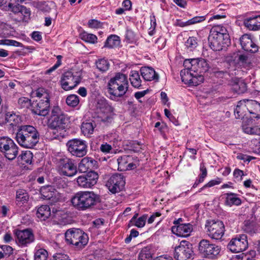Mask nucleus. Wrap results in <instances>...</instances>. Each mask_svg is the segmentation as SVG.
<instances>
[{
	"label": "nucleus",
	"instance_id": "52",
	"mask_svg": "<svg viewBox=\"0 0 260 260\" xmlns=\"http://www.w3.org/2000/svg\"><path fill=\"white\" fill-rule=\"evenodd\" d=\"M15 0H0V4L3 9L9 11L11 7L15 4Z\"/></svg>",
	"mask_w": 260,
	"mask_h": 260
},
{
	"label": "nucleus",
	"instance_id": "18",
	"mask_svg": "<svg viewBox=\"0 0 260 260\" xmlns=\"http://www.w3.org/2000/svg\"><path fill=\"white\" fill-rule=\"evenodd\" d=\"M32 111L40 116H46L50 108V98L48 99H38L31 104Z\"/></svg>",
	"mask_w": 260,
	"mask_h": 260
},
{
	"label": "nucleus",
	"instance_id": "39",
	"mask_svg": "<svg viewBox=\"0 0 260 260\" xmlns=\"http://www.w3.org/2000/svg\"><path fill=\"white\" fill-rule=\"evenodd\" d=\"M95 64L98 70L102 72H106L110 67L109 61L105 58L99 59L96 61Z\"/></svg>",
	"mask_w": 260,
	"mask_h": 260
},
{
	"label": "nucleus",
	"instance_id": "26",
	"mask_svg": "<svg viewBox=\"0 0 260 260\" xmlns=\"http://www.w3.org/2000/svg\"><path fill=\"white\" fill-rule=\"evenodd\" d=\"M140 71L141 74L144 80L146 81H158L159 76L153 68L144 67L141 68Z\"/></svg>",
	"mask_w": 260,
	"mask_h": 260
},
{
	"label": "nucleus",
	"instance_id": "44",
	"mask_svg": "<svg viewBox=\"0 0 260 260\" xmlns=\"http://www.w3.org/2000/svg\"><path fill=\"white\" fill-rule=\"evenodd\" d=\"M20 156L23 163L27 164H30L31 163L33 155L30 151L26 150L23 151Z\"/></svg>",
	"mask_w": 260,
	"mask_h": 260
},
{
	"label": "nucleus",
	"instance_id": "34",
	"mask_svg": "<svg viewBox=\"0 0 260 260\" xmlns=\"http://www.w3.org/2000/svg\"><path fill=\"white\" fill-rule=\"evenodd\" d=\"M52 216L58 221L63 222L68 217V214L64 210L53 207L52 209Z\"/></svg>",
	"mask_w": 260,
	"mask_h": 260
},
{
	"label": "nucleus",
	"instance_id": "38",
	"mask_svg": "<svg viewBox=\"0 0 260 260\" xmlns=\"http://www.w3.org/2000/svg\"><path fill=\"white\" fill-rule=\"evenodd\" d=\"M14 142L13 140L7 137H3L0 138V151L4 153L6 149Z\"/></svg>",
	"mask_w": 260,
	"mask_h": 260
},
{
	"label": "nucleus",
	"instance_id": "4",
	"mask_svg": "<svg viewBox=\"0 0 260 260\" xmlns=\"http://www.w3.org/2000/svg\"><path fill=\"white\" fill-rule=\"evenodd\" d=\"M107 87L111 99L122 96L128 87L127 76L123 74L117 73L109 80Z\"/></svg>",
	"mask_w": 260,
	"mask_h": 260
},
{
	"label": "nucleus",
	"instance_id": "14",
	"mask_svg": "<svg viewBox=\"0 0 260 260\" xmlns=\"http://www.w3.org/2000/svg\"><path fill=\"white\" fill-rule=\"evenodd\" d=\"M118 170L121 171L132 170L140 166V160L136 156L124 155L117 159Z\"/></svg>",
	"mask_w": 260,
	"mask_h": 260
},
{
	"label": "nucleus",
	"instance_id": "10",
	"mask_svg": "<svg viewBox=\"0 0 260 260\" xmlns=\"http://www.w3.org/2000/svg\"><path fill=\"white\" fill-rule=\"evenodd\" d=\"M207 235L212 239L220 240L224 233V225L222 221L211 220L206 224Z\"/></svg>",
	"mask_w": 260,
	"mask_h": 260
},
{
	"label": "nucleus",
	"instance_id": "12",
	"mask_svg": "<svg viewBox=\"0 0 260 260\" xmlns=\"http://www.w3.org/2000/svg\"><path fill=\"white\" fill-rule=\"evenodd\" d=\"M208 42L210 47L214 51H219L226 48L230 43L229 35L222 36L209 34Z\"/></svg>",
	"mask_w": 260,
	"mask_h": 260
},
{
	"label": "nucleus",
	"instance_id": "54",
	"mask_svg": "<svg viewBox=\"0 0 260 260\" xmlns=\"http://www.w3.org/2000/svg\"><path fill=\"white\" fill-rule=\"evenodd\" d=\"M205 20V16H196L194 17L191 19L188 20L186 22H185V24L184 25H189L195 24L196 23L201 22Z\"/></svg>",
	"mask_w": 260,
	"mask_h": 260
},
{
	"label": "nucleus",
	"instance_id": "21",
	"mask_svg": "<svg viewBox=\"0 0 260 260\" xmlns=\"http://www.w3.org/2000/svg\"><path fill=\"white\" fill-rule=\"evenodd\" d=\"M53 190L52 186H48L42 187L40 190L43 198L50 201L51 204L56 203L59 200L58 193Z\"/></svg>",
	"mask_w": 260,
	"mask_h": 260
},
{
	"label": "nucleus",
	"instance_id": "33",
	"mask_svg": "<svg viewBox=\"0 0 260 260\" xmlns=\"http://www.w3.org/2000/svg\"><path fill=\"white\" fill-rule=\"evenodd\" d=\"M129 80L132 85L136 88L141 86V80L139 73L136 71H132L129 75Z\"/></svg>",
	"mask_w": 260,
	"mask_h": 260
},
{
	"label": "nucleus",
	"instance_id": "1",
	"mask_svg": "<svg viewBox=\"0 0 260 260\" xmlns=\"http://www.w3.org/2000/svg\"><path fill=\"white\" fill-rule=\"evenodd\" d=\"M185 69L180 72L182 82L196 86L203 79L202 74L209 70V65L204 59H185L183 63Z\"/></svg>",
	"mask_w": 260,
	"mask_h": 260
},
{
	"label": "nucleus",
	"instance_id": "43",
	"mask_svg": "<svg viewBox=\"0 0 260 260\" xmlns=\"http://www.w3.org/2000/svg\"><path fill=\"white\" fill-rule=\"evenodd\" d=\"M243 130L245 133L248 134L260 135V125L249 127L243 125Z\"/></svg>",
	"mask_w": 260,
	"mask_h": 260
},
{
	"label": "nucleus",
	"instance_id": "50",
	"mask_svg": "<svg viewBox=\"0 0 260 260\" xmlns=\"http://www.w3.org/2000/svg\"><path fill=\"white\" fill-rule=\"evenodd\" d=\"M197 45V40L193 37H189L185 42V46L190 51L196 48Z\"/></svg>",
	"mask_w": 260,
	"mask_h": 260
},
{
	"label": "nucleus",
	"instance_id": "55",
	"mask_svg": "<svg viewBox=\"0 0 260 260\" xmlns=\"http://www.w3.org/2000/svg\"><path fill=\"white\" fill-rule=\"evenodd\" d=\"M221 180L220 178H217L215 180H212L210 181L208 183L204 185L202 188H201L199 191V192H201L202 190L207 188V187H211L215 185L219 184L221 183Z\"/></svg>",
	"mask_w": 260,
	"mask_h": 260
},
{
	"label": "nucleus",
	"instance_id": "25",
	"mask_svg": "<svg viewBox=\"0 0 260 260\" xmlns=\"http://www.w3.org/2000/svg\"><path fill=\"white\" fill-rule=\"evenodd\" d=\"M244 24L250 30L260 29V15L250 17L244 20Z\"/></svg>",
	"mask_w": 260,
	"mask_h": 260
},
{
	"label": "nucleus",
	"instance_id": "6",
	"mask_svg": "<svg viewBox=\"0 0 260 260\" xmlns=\"http://www.w3.org/2000/svg\"><path fill=\"white\" fill-rule=\"evenodd\" d=\"M68 121L67 115L58 107H54L48 120V126L51 129L61 131L66 128Z\"/></svg>",
	"mask_w": 260,
	"mask_h": 260
},
{
	"label": "nucleus",
	"instance_id": "47",
	"mask_svg": "<svg viewBox=\"0 0 260 260\" xmlns=\"http://www.w3.org/2000/svg\"><path fill=\"white\" fill-rule=\"evenodd\" d=\"M20 10L21 11H20L18 15L20 17V20L26 21L29 18L30 15V11L29 9L22 6V8H20Z\"/></svg>",
	"mask_w": 260,
	"mask_h": 260
},
{
	"label": "nucleus",
	"instance_id": "8",
	"mask_svg": "<svg viewBox=\"0 0 260 260\" xmlns=\"http://www.w3.org/2000/svg\"><path fill=\"white\" fill-rule=\"evenodd\" d=\"M82 75L81 70H71L64 72L60 81L61 87L67 91L73 89L81 82Z\"/></svg>",
	"mask_w": 260,
	"mask_h": 260
},
{
	"label": "nucleus",
	"instance_id": "3",
	"mask_svg": "<svg viewBox=\"0 0 260 260\" xmlns=\"http://www.w3.org/2000/svg\"><path fill=\"white\" fill-rule=\"evenodd\" d=\"M71 202L77 209L84 211L99 203L100 197L93 191H79L72 197Z\"/></svg>",
	"mask_w": 260,
	"mask_h": 260
},
{
	"label": "nucleus",
	"instance_id": "63",
	"mask_svg": "<svg viewBox=\"0 0 260 260\" xmlns=\"http://www.w3.org/2000/svg\"><path fill=\"white\" fill-rule=\"evenodd\" d=\"M100 150L104 153H109L112 150V147L110 145L105 143L101 145Z\"/></svg>",
	"mask_w": 260,
	"mask_h": 260
},
{
	"label": "nucleus",
	"instance_id": "28",
	"mask_svg": "<svg viewBox=\"0 0 260 260\" xmlns=\"http://www.w3.org/2000/svg\"><path fill=\"white\" fill-rule=\"evenodd\" d=\"M36 215L38 218L42 220H45L46 219L52 216L50 208L48 205H42L37 210Z\"/></svg>",
	"mask_w": 260,
	"mask_h": 260
},
{
	"label": "nucleus",
	"instance_id": "17",
	"mask_svg": "<svg viewBox=\"0 0 260 260\" xmlns=\"http://www.w3.org/2000/svg\"><path fill=\"white\" fill-rule=\"evenodd\" d=\"M125 183V179L123 175L120 174H115L108 179L106 183V186L112 193H116L123 188Z\"/></svg>",
	"mask_w": 260,
	"mask_h": 260
},
{
	"label": "nucleus",
	"instance_id": "59",
	"mask_svg": "<svg viewBox=\"0 0 260 260\" xmlns=\"http://www.w3.org/2000/svg\"><path fill=\"white\" fill-rule=\"evenodd\" d=\"M138 260H152L150 253L141 251L139 255Z\"/></svg>",
	"mask_w": 260,
	"mask_h": 260
},
{
	"label": "nucleus",
	"instance_id": "32",
	"mask_svg": "<svg viewBox=\"0 0 260 260\" xmlns=\"http://www.w3.org/2000/svg\"><path fill=\"white\" fill-rule=\"evenodd\" d=\"M242 230L245 233L253 234L256 233L257 231L255 223L250 220H245L242 226Z\"/></svg>",
	"mask_w": 260,
	"mask_h": 260
},
{
	"label": "nucleus",
	"instance_id": "9",
	"mask_svg": "<svg viewBox=\"0 0 260 260\" xmlns=\"http://www.w3.org/2000/svg\"><path fill=\"white\" fill-rule=\"evenodd\" d=\"M68 150L72 155L81 157L85 155L87 151L86 142L78 139H73L67 143Z\"/></svg>",
	"mask_w": 260,
	"mask_h": 260
},
{
	"label": "nucleus",
	"instance_id": "20",
	"mask_svg": "<svg viewBox=\"0 0 260 260\" xmlns=\"http://www.w3.org/2000/svg\"><path fill=\"white\" fill-rule=\"evenodd\" d=\"M242 48L246 51L255 53L258 51V46L253 42L251 37L248 34H244L240 38Z\"/></svg>",
	"mask_w": 260,
	"mask_h": 260
},
{
	"label": "nucleus",
	"instance_id": "49",
	"mask_svg": "<svg viewBox=\"0 0 260 260\" xmlns=\"http://www.w3.org/2000/svg\"><path fill=\"white\" fill-rule=\"evenodd\" d=\"M85 176L88 178V181H90V184L92 186L96 183L99 178V175L97 173L94 171H89Z\"/></svg>",
	"mask_w": 260,
	"mask_h": 260
},
{
	"label": "nucleus",
	"instance_id": "7",
	"mask_svg": "<svg viewBox=\"0 0 260 260\" xmlns=\"http://www.w3.org/2000/svg\"><path fill=\"white\" fill-rule=\"evenodd\" d=\"M55 164L57 171L61 175L72 177L77 173L76 162L74 159L64 156L57 158Z\"/></svg>",
	"mask_w": 260,
	"mask_h": 260
},
{
	"label": "nucleus",
	"instance_id": "60",
	"mask_svg": "<svg viewBox=\"0 0 260 260\" xmlns=\"http://www.w3.org/2000/svg\"><path fill=\"white\" fill-rule=\"evenodd\" d=\"M135 33L131 30H127L125 34V38L129 42H133L135 40Z\"/></svg>",
	"mask_w": 260,
	"mask_h": 260
},
{
	"label": "nucleus",
	"instance_id": "61",
	"mask_svg": "<svg viewBox=\"0 0 260 260\" xmlns=\"http://www.w3.org/2000/svg\"><path fill=\"white\" fill-rule=\"evenodd\" d=\"M130 144V148L129 150L135 152H139L141 148L140 144L139 143H136V142H129Z\"/></svg>",
	"mask_w": 260,
	"mask_h": 260
},
{
	"label": "nucleus",
	"instance_id": "42",
	"mask_svg": "<svg viewBox=\"0 0 260 260\" xmlns=\"http://www.w3.org/2000/svg\"><path fill=\"white\" fill-rule=\"evenodd\" d=\"M48 256V252L45 249L41 248L35 252L34 260H47Z\"/></svg>",
	"mask_w": 260,
	"mask_h": 260
},
{
	"label": "nucleus",
	"instance_id": "35",
	"mask_svg": "<svg viewBox=\"0 0 260 260\" xmlns=\"http://www.w3.org/2000/svg\"><path fill=\"white\" fill-rule=\"evenodd\" d=\"M119 44L120 39L119 37L116 35H111L107 38L105 43L104 47L112 48L118 46Z\"/></svg>",
	"mask_w": 260,
	"mask_h": 260
},
{
	"label": "nucleus",
	"instance_id": "13",
	"mask_svg": "<svg viewBox=\"0 0 260 260\" xmlns=\"http://www.w3.org/2000/svg\"><path fill=\"white\" fill-rule=\"evenodd\" d=\"M193 254L191 244L182 241L174 250V257L176 260H190Z\"/></svg>",
	"mask_w": 260,
	"mask_h": 260
},
{
	"label": "nucleus",
	"instance_id": "51",
	"mask_svg": "<svg viewBox=\"0 0 260 260\" xmlns=\"http://www.w3.org/2000/svg\"><path fill=\"white\" fill-rule=\"evenodd\" d=\"M35 94L38 99H48L50 98L48 93L44 88H39L35 91Z\"/></svg>",
	"mask_w": 260,
	"mask_h": 260
},
{
	"label": "nucleus",
	"instance_id": "31",
	"mask_svg": "<svg viewBox=\"0 0 260 260\" xmlns=\"http://www.w3.org/2000/svg\"><path fill=\"white\" fill-rule=\"evenodd\" d=\"M96 107L97 110L104 113L109 112L111 109L107 101L103 98L98 100Z\"/></svg>",
	"mask_w": 260,
	"mask_h": 260
},
{
	"label": "nucleus",
	"instance_id": "19",
	"mask_svg": "<svg viewBox=\"0 0 260 260\" xmlns=\"http://www.w3.org/2000/svg\"><path fill=\"white\" fill-rule=\"evenodd\" d=\"M246 105L247 103L246 100L240 101L238 103L234 111L235 115L237 119L242 118V127L243 125L247 126V125L252 122L251 119L245 117L247 115V113L248 112Z\"/></svg>",
	"mask_w": 260,
	"mask_h": 260
},
{
	"label": "nucleus",
	"instance_id": "48",
	"mask_svg": "<svg viewBox=\"0 0 260 260\" xmlns=\"http://www.w3.org/2000/svg\"><path fill=\"white\" fill-rule=\"evenodd\" d=\"M5 122L9 123L10 125H15L17 123L18 117L15 114L8 112L5 114Z\"/></svg>",
	"mask_w": 260,
	"mask_h": 260
},
{
	"label": "nucleus",
	"instance_id": "5",
	"mask_svg": "<svg viewBox=\"0 0 260 260\" xmlns=\"http://www.w3.org/2000/svg\"><path fill=\"white\" fill-rule=\"evenodd\" d=\"M67 242L72 244L78 249L83 248L88 242V235L79 229L72 228L65 233Z\"/></svg>",
	"mask_w": 260,
	"mask_h": 260
},
{
	"label": "nucleus",
	"instance_id": "16",
	"mask_svg": "<svg viewBox=\"0 0 260 260\" xmlns=\"http://www.w3.org/2000/svg\"><path fill=\"white\" fill-rule=\"evenodd\" d=\"M16 242L20 247H26L35 241V236L30 229L16 230L15 232Z\"/></svg>",
	"mask_w": 260,
	"mask_h": 260
},
{
	"label": "nucleus",
	"instance_id": "41",
	"mask_svg": "<svg viewBox=\"0 0 260 260\" xmlns=\"http://www.w3.org/2000/svg\"><path fill=\"white\" fill-rule=\"evenodd\" d=\"M80 38L83 41L89 43H95L97 42V37L95 35L86 32L81 33Z\"/></svg>",
	"mask_w": 260,
	"mask_h": 260
},
{
	"label": "nucleus",
	"instance_id": "56",
	"mask_svg": "<svg viewBox=\"0 0 260 260\" xmlns=\"http://www.w3.org/2000/svg\"><path fill=\"white\" fill-rule=\"evenodd\" d=\"M18 104L21 108H28L30 105V100L25 97H22L18 100Z\"/></svg>",
	"mask_w": 260,
	"mask_h": 260
},
{
	"label": "nucleus",
	"instance_id": "29",
	"mask_svg": "<svg viewBox=\"0 0 260 260\" xmlns=\"http://www.w3.org/2000/svg\"><path fill=\"white\" fill-rule=\"evenodd\" d=\"M18 152V147L14 142L8 148L6 149L5 152L3 154L8 159L13 160L16 157Z\"/></svg>",
	"mask_w": 260,
	"mask_h": 260
},
{
	"label": "nucleus",
	"instance_id": "23",
	"mask_svg": "<svg viewBox=\"0 0 260 260\" xmlns=\"http://www.w3.org/2000/svg\"><path fill=\"white\" fill-rule=\"evenodd\" d=\"M230 85L232 90L237 94L243 93L247 90V86L244 80L237 77L231 79Z\"/></svg>",
	"mask_w": 260,
	"mask_h": 260
},
{
	"label": "nucleus",
	"instance_id": "46",
	"mask_svg": "<svg viewBox=\"0 0 260 260\" xmlns=\"http://www.w3.org/2000/svg\"><path fill=\"white\" fill-rule=\"evenodd\" d=\"M79 98L75 94H71L66 99V103L70 107H75L79 104Z\"/></svg>",
	"mask_w": 260,
	"mask_h": 260
},
{
	"label": "nucleus",
	"instance_id": "58",
	"mask_svg": "<svg viewBox=\"0 0 260 260\" xmlns=\"http://www.w3.org/2000/svg\"><path fill=\"white\" fill-rule=\"evenodd\" d=\"M50 260H71L69 256L65 254L56 253Z\"/></svg>",
	"mask_w": 260,
	"mask_h": 260
},
{
	"label": "nucleus",
	"instance_id": "11",
	"mask_svg": "<svg viewBox=\"0 0 260 260\" xmlns=\"http://www.w3.org/2000/svg\"><path fill=\"white\" fill-rule=\"evenodd\" d=\"M199 250L200 253L210 258H215L219 255L221 247L211 243L209 240H202L199 244Z\"/></svg>",
	"mask_w": 260,
	"mask_h": 260
},
{
	"label": "nucleus",
	"instance_id": "37",
	"mask_svg": "<svg viewBox=\"0 0 260 260\" xmlns=\"http://www.w3.org/2000/svg\"><path fill=\"white\" fill-rule=\"evenodd\" d=\"M28 199V195L26 191L23 189H19L16 192V200L17 204H24Z\"/></svg>",
	"mask_w": 260,
	"mask_h": 260
},
{
	"label": "nucleus",
	"instance_id": "24",
	"mask_svg": "<svg viewBox=\"0 0 260 260\" xmlns=\"http://www.w3.org/2000/svg\"><path fill=\"white\" fill-rule=\"evenodd\" d=\"M96 161L91 157H84L78 165L79 171L81 173H85L91 170L96 166Z\"/></svg>",
	"mask_w": 260,
	"mask_h": 260
},
{
	"label": "nucleus",
	"instance_id": "36",
	"mask_svg": "<svg viewBox=\"0 0 260 260\" xmlns=\"http://www.w3.org/2000/svg\"><path fill=\"white\" fill-rule=\"evenodd\" d=\"M94 126L91 122H83L81 125V131L84 136L89 137L93 134Z\"/></svg>",
	"mask_w": 260,
	"mask_h": 260
},
{
	"label": "nucleus",
	"instance_id": "27",
	"mask_svg": "<svg viewBox=\"0 0 260 260\" xmlns=\"http://www.w3.org/2000/svg\"><path fill=\"white\" fill-rule=\"evenodd\" d=\"M247 103V111L250 114L253 115V117L259 118L260 104L254 100H246Z\"/></svg>",
	"mask_w": 260,
	"mask_h": 260
},
{
	"label": "nucleus",
	"instance_id": "45",
	"mask_svg": "<svg viewBox=\"0 0 260 260\" xmlns=\"http://www.w3.org/2000/svg\"><path fill=\"white\" fill-rule=\"evenodd\" d=\"M210 34H215L216 36L221 35L222 36L229 35V34L226 32V30L225 27L219 25L213 27L210 30Z\"/></svg>",
	"mask_w": 260,
	"mask_h": 260
},
{
	"label": "nucleus",
	"instance_id": "62",
	"mask_svg": "<svg viewBox=\"0 0 260 260\" xmlns=\"http://www.w3.org/2000/svg\"><path fill=\"white\" fill-rule=\"evenodd\" d=\"M236 57L238 58V60L242 65L246 64L248 61V57L245 55L237 54Z\"/></svg>",
	"mask_w": 260,
	"mask_h": 260
},
{
	"label": "nucleus",
	"instance_id": "57",
	"mask_svg": "<svg viewBox=\"0 0 260 260\" xmlns=\"http://www.w3.org/2000/svg\"><path fill=\"white\" fill-rule=\"evenodd\" d=\"M3 249V253L5 257L9 256L13 253V249L12 247L9 245H2L1 246Z\"/></svg>",
	"mask_w": 260,
	"mask_h": 260
},
{
	"label": "nucleus",
	"instance_id": "15",
	"mask_svg": "<svg viewBox=\"0 0 260 260\" xmlns=\"http://www.w3.org/2000/svg\"><path fill=\"white\" fill-rule=\"evenodd\" d=\"M247 237L242 234L233 238L228 245V248L233 252L238 253L245 250L248 248Z\"/></svg>",
	"mask_w": 260,
	"mask_h": 260
},
{
	"label": "nucleus",
	"instance_id": "40",
	"mask_svg": "<svg viewBox=\"0 0 260 260\" xmlns=\"http://www.w3.org/2000/svg\"><path fill=\"white\" fill-rule=\"evenodd\" d=\"M78 185L83 188H90L93 186L85 175L80 176L77 178Z\"/></svg>",
	"mask_w": 260,
	"mask_h": 260
},
{
	"label": "nucleus",
	"instance_id": "22",
	"mask_svg": "<svg viewBox=\"0 0 260 260\" xmlns=\"http://www.w3.org/2000/svg\"><path fill=\"white\" fill-rule=\"evenodd\" d=\"M192 230V225L190 223L179 224L172 227V231L174 234L183 237L189 236Z\"/></svg>",
	"mask_w": 260,
	"mask_h": 260
},
{
	"label": "nucleus",
	"instance_id": "30",
	"mask_svg": "<svg viewBox=\"0 0 260 260\" xmlns=\"http://www.w3.org/2000/svg\"><path fill=\"white\" fill-rule=\"evenodd\" d=\"M225 204L229 206L233 205L239 206L241 204V199L237 197V195L234 193H227L225 194Z\"/></svg>",
	"mask_w": 260,
	"mask_h": 260
},
{
	"label": "nucleus",
	"instance_id": "64",
	"mask_svg": "<svg viewBox=\"0 0 260 260\" xmlns=\"http://www.w3.org/2000/svg\"><path fill=\"white\" fill-rule=\"evenodd\" d=\"M88 25L91 28H99L101 26V23L96 20L91 19L88 21Z\"/></svg>",
	"mask_w": 260,
	"mask_h": 260
},
{
	"label": "nucleus",
	"instance_id": "2",
	"mask_svg": "<svg viewBox=\"0 0 260 260\" xmlns=\"http://www.w3.org/2000/svg\"><path fill=\"white\" fill-rule=\"evenodd\" d=\"M15 138L21 146L32 148L39 142L40 134L35 127L25 125L21 126L18 129Z\"/></svg>",
	"mask_w": 260,
	"mask_h": 260
},
{
	"label": "nucleus",
	"instance_id": "53",
	"mask_svg": "<svg viewBox=\"0 0 260 260\" xmlns=\"http://www.w3.org/2000/svg\"><path fill=\"white\" fill-rule=\"evenodd\" d=\"M147 217V215H144L138 218L133 224H134L135 226L139 228H142L145 224Z\"/></svg>",
	"mask_w": 260,
	"mask_h": 260
}]
</instances>
